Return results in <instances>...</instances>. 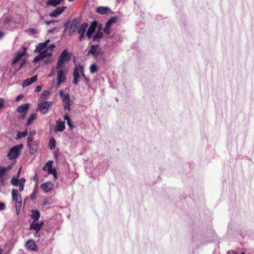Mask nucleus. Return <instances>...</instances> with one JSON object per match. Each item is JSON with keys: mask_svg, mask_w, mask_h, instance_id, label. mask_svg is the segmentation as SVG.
<instances>
[{"mask_svg": "<svg viewBox=\"0 0 254 254\" xmlns=\"http://www.w3.org/2000/svg\"><path fill=\"white\" fill-rule=\"evenodd\" d=\"M37 80V75L32 76L30 78H27L24 80L22 83V86L23 87H27L32 83L35 82Z\"/></svg>", "mask_w": 254, "mask_h": 254, "instance_id": "17", "label": "nucleus"}, {"mask_svg": "<svg viewBox=\"0 0 254 254\" xmlns=\"http://www.w3.org/2000/svg\"><path fill=\"white\" fill-rule=\"evenodd\" d=\"M52 163L53 161H49L45 165L44 167H43V170L44 171H47L49 174H53L55 177L56 170L55 169H52Z\"/></svg>", "mask_w": 254, "mask_h": 254, "instance_id": "10", "label": "nucleus"}, {"mask_svg": "<svg viewBox=\"0 0 254 254\" xmlns=\"http://www.w3.org/2000/svg\"><path fill=\"white\" fill-rule=\"evenodd\" d=\"M5 205L3 202H0V210L5 209Z\"/></svg>", "mask_w": 254, "mask_h": 254, "instance_id": "40", "label": "nucleus"}, {"mask_svg": "<svg viewBox=\"0 0 254 254\" xmlns=\"http://www.w3.org/2000/svg\"><path fill=\"white\" fill-rule=\"evenodd\" d=\"M28 147L30 149V153L31 154L35 153L37 150V145L34 142L27 144Z\"/></svg>", "mask_w": 254, "mask_h": 254, "instance_id": "28", "label": "nucleus"}, {"mask_svg": "<svg viewBox=\"0 0 254 254\" xmlns=\"http://www.w3.org/2000/svg\"><path fill=\"white\" fill-rule=\"evenodd\" d=\"M22 145H15L10 148L7 156L10 160L15 159L21 154Z\"/></svg>", "mask_w": 254, "mask_h": 254, "instance_id": "5", "label": "nucleus"}, {"mask_svg": "<svg viewBox=\"0 0 254 254\" xmlns=\"http://www.w3.org/2000/svg\"><path fill=\"white\" fill-rule=\"evenodd\" d=\"M37 115L36 113H32L29 117L27 126H29L36 118Z\"/></svg>", "mask_w": 254, "mask_h": 254, "instance_id": "30", "label": "nucleus"}, {"mask_svg": "<svg viewBox=\"0 0 254 254\" xmlns=\"http://www.w3.org/2000/svg\"><path fill=\"white\" fill-rule=\"evenodd\" d=\"M41 90V86H38H38H37V87H36V91L37 92H39V91H40Z\"/></svg>", "mask_w": 254, "mask_h": 254, "instance_id": "45", "label": "nucleus"}, {"mask_svg": "<svg viewBox=\"0 0 254 254\" xmlns=\"http://www.w3.org/2000/svg\"><path fill=\"white\" fill-rule=\"evenodd\" d=\"M12 197L13 201L15 202V207L16 209V214L17 215L20 213L21 206V198L20 195L18 193L16 189H13L12 190Z\"/></svg>", "mask_w": 254, "mask_h": 254, "instance_id": "4", "label": "nucleus"}, {"mask_svg": "<svg viewBox=\"0 0 254 254\" xmlns=\"http://www.w3.org/2000/svg\"><path fill=\"white\" fill-rule=\"evenodd\" d=\"M23 64H24V62H22L20 64V66H19V67H18V70H19V69L21 67V66L23 65Z\"/></svg>", "mask_w": 254, "mask_h": 254, "instance_id": "54", "label": "nucleus"}, {"mask_svg": "<svg viewBox=\"0 0 254 254\" xmlns=\"http://www.w3.org/2000/svg\"><path fill=\"white\" fill-rule=\"evenodd\" d=\"M64 11V6L57 7L55 10L50 13L49 15L51 17H57Z\"/></svg>", "mask_w": 254, "mask_h": 254, "instance_id": "21", "label": "nucleus"}, {"mask_svg": "<svg viewBox=\"0 0 254 254\" xmlns=\"http://www.w3.org/2000/svg\"><path fill=\"white\" fill-rule=\"evenodd\" d=\"M64 110H70V106L72 104L73 102V100L71 99L69 95L67 94L65 95L64 94Z\"/></svg>", "mask_w": 254, "mask_h": 254, "instance_id": "14", "label": "nucleus"}, {"mask_svg": "<svg viewBox=\"0 0 254 254\" xmlns=\"http://www.w3.org/2000/svg\"><path fill=\"white\" fill-rule=\"evenodd\" d=\"M13 167V164L6 167L0 166V187H3L5 184V182L8 179V171Z\"/></svg>", "mask_w": 254, "mask_h": 254, "instance_id": "3", "label": "nucleus"}, {"mask_svg": "<svg viewBox=\"0 0 254 254\" xmlns=\"http://www.w3.org/2000/svg\"><path fill=\"white\" fill-rule=\"evenodd\" d=\"M47 57L48 59L46 60L45 63H49L51 61V51L50 50H48L46 51L43 53L39 54L38 56H37L34 59L33 62L36 63V62L43 60V59Z\"/></svg>", "mask_w": 254, "mask_h": 254, "instance_id": "7", "label": "nucleus"}, {"mask_svg": "<svg viewBox=\"0 0 254 254\" xmlns=\"http://www.w3.org/2000/svg\"><path fill=\"white\" fill-rule=\"evenodd\" d=\"M66 121V124L68 127L69 131H72L75 128L73 122L71 120L69 117L67 115H64V121Z\"/></svg>", "mask_w": 254, "mask_h": 254, "instance_id": "19", "label": "nucleus"}, {"mask_svg": "<svg viewBox=\"0 0 254 254\" xmlns=\"http://www.w3.org/2000/svg\"><path fill=\"white\" fill-rule=\"evenodd\" d=\"M96 25H97L96 23L95 22H92L91 24L90 27L88 29V30L87 31L86 34L88 37V39H90L92 34L95 31Z\"/></svg>", "mask_w": 254, "mask_h": 254, "instance_id": "16", "label": "nucleus"}, {"mask_svg": "<svg viewBox=\"0 0 254 254\" xmlns=\"http://www.w3.org/2000/svg\"><path fill=\"white\" fill-rule=\"evenodd\" d=\"M25 55V51L18 52L12 63V65H15L20 61L22 58Z\"/></svg>", "mask_w": 254, "mask_h": 254, "instance_id": "18", "label": "nucleus"}, {"mask_svg": "<svg viewBox=\"0 0 254 254\" xmlns=\"http://www.w3.org/2000/svg\"><path fill=\"white\" fill-rule=\"evenodd\" d=\"M50 42V40H47L45 42H44V43H46V46L47 47H49L48 46V44Z\"/></svg>", "mask_w": 254, "mask_h": 254, "instance_id": "51", "label": "nucleus"}, {"mask_svg": "<svg viewBox=\"0 0 254 254\" xmlns=\"http://www.w3.org/2000/svg\"><path fill=\"white\" fill-rule=\"evenodd\" d=\"M23 98V96L22 95H19L16 99V101H18L20 100L21 99Z\"/></svg>", "mask_w": 254, "mask_h": 254, "instance_id": "44", "label": "nucleus"}, {"mask_svg": "<svg viewBox=\"0 0 254 254\" xmlns=\"http://www.w3.org/2000/svg\"><path fill=\"white\" fill-rule=\"evenodd\" d=\"M25 182V179L23 178H22L21 180H20V182H22V183H23L24 184V183Z\"/></svg>", "mask_w": 254, "mask_h": 254, "instance_id": "53", "label": "nucleus"}, {"mask_svg": "<svg viewBox=\"0 0 254 254\" xmlns=\"http://www.w3.org/2000/svg\"><path fill=\"white\" fill-rule=\"evenodd\" d=\"M227 254H236L233 251H229L227 253Z\"/></svg>", "mask_w": 254, "mask_h": 254, "instance_id": "50", "label": "nucleus"}, {"mask_svg": "<svg viewBox=\"0 0 254 254\" xmlns=\"http://www.w3.org/2000/svg\"><path fill=\"white\" fill-rule=\"evenodd\" d=\"M29 105L28 104H25L19 106L17 109V111L20 113H23V117L27 112Z\"/></svg>", "mask_w": 254, "mask_h": 254, "instance_id": "20", "label": "nucleus"}, {"mask_svg": "<svg viewBox=\"0 0 254 254\" xmlns=\"http://www.w3.org/2000/svg\"><path fill=\"white\" fill-rule=\"evenodd\" d=\"M49 94V92L47 91H45L43 94V96L48 95Z\"/></svg>", "mask_w": 254, "mask_h": 254, "instance_id": "52", "label": "nucleus"}, {"mask_svg": "<svg viewBox=\"0 0 254 254\" xmlns=\"http://www.w3.org/2000/svg\"><path fill=\"white\" fill-rule=\"evenodd\" d=\"M24 188V184L22 182L19 183V191H21L23 190Z\"/></svg>", "mask_w": 254, "mask_h": 254, "instance_id": "41", "label": "nucleus"}, {"mask_svg": "<svg viewBox=\"0 0 254 254\" xmlns=\"http://www.w3.org/2000/svg\"><path fill=\"white\" fill-rule=\"evenodd\" d=\"M54 22V20H50V21H46L45 22L47 24V25H49Z\"/></svg>", "mask_w": 254, "mask_h": 254, "instance_id": "46", "label": "nucleus"}, {"mask_svg": "<svg viewBox=\"0 0 254 254\" xmlns=\"http://www.w3.org/2000/svg\"><path fill=\"white\" fill-rule=\"evenodd\" d=\"M90 72L92 73H95L97 70V66L95 64H92L91 65L90 67Z\"/></svg>", "mask_w": 254, "mask_h": 254, "instance_id": "33", "label": "nucleus"}, {"mask_svg": "<svg viewBox=\"0 0 254 254\" xmlns=\"http://www.w3.org/2000/svg\"><path fill=\"white\" fill-rule=\"evenodd\" d=\"M110 11V9L107 7L100 6L97 8V12L99 14H104L107 13Z\"/></svg>", "mask_w": 254, "mask_h": 254, "instance_id": "27", "label": "nucleus"}, {"mask_svg": "<svg viewBox=\"0 0 254 254\" xmlns=\"http://www.w3.org/2000/svg\"><path fill=\"white\" fill-rule=\"evenodd\" d=\"M40 212L37 210H32L31 217L33 219V221H38L40 218Z\"/></svg>", "mask_w": 254, "mask_h": 254, "instance_id": "25", "label": "nucleus"}, {"mask_svg": "<svg viewBox=\"0 0 254 254\" xmlns=\"http://www.w3.org/2000/svg\"><path fill=\"white\" fill-rule=\"evenodd\" d=\"M71 56V54L68 53L65 50H64V62L68 61Z\"/></svg>", "mask_w": 254, "mask_h": 254, "instance_id": "35", "label": "nucleus"}, {"mask_svg": "<svg viewBox=\"0 0 254 254\" xmlns=\"http://www.w3.org/2000/svg\"><path fill=\"white\" fill-rule=\"evenodd\" d=\"M30 31L31 32L33 33V32H34V31H35V30H34V29H30Z\"/></svg>", "mask_w": 254, "mask_h": 254, "instance_id": "55", "label": "nucleus"}, {"mask_svg": "<svg viewBox=\"0 0 254 254\" xmlns=\"http://www.w3.org/2000/svg\"><path fill=\"white\" fill-rule=\"evenodd\" d=\"M69 2L73 1L74 0H67Z\"/></svg>", "mask_w": 254, "mask_h": 254, "instance_id": "57", "label": "nucleus"}, {"mask_svg": "<svg viewBox=\"0 0 254 254\" xmlns=\"http://www.w3.org/2000/svg\"><path fill=\"white\" fill-rule=\"evenodd\" d=\"M33 136L29 135L27 138V144L32 143L33 142Z\"/></svg>", "mask_w": 254, "mask_h": 254, "instance_id": "37", "label": "nucleus"}, {"mask_svg": "<svg viewBox=\"0 0 254 254\" xmlns=\"http://www.w3.org/2000/svg\"><path fill=\"white\" fill-rule=\"evenodd\" d=\"M39 231H35V234H34V236H35V237H39L40 234H39Z\"/></svg>", "mask_w": 254, "mask_h": 254, "instance_id": "47", "label": "nucleus"}, {"mask_svg": "<svg viewBox=\"0 0 254 254\" xmlns=\"http://www.w3.org/2000/svg\"><path fill=\"white\" fill-rule=\"evenodd\" d=\"M103 36V33L101 30H98L93 37L94 41H98Z\"/></svg>", "mask_w": 254, "mask_h": 254, "instance_id": "29", "label": "nucleus"}, {"mask_svg": "<svg viewBox=\"0 0 254 254\" xmlns=\"http://www.w3.org/2000/svg\"><path fill=\"white\" fill-rule=\"evenodd\" d=\"M55 74V68L53 67L51 69V71L49 75V76H52Z\"/></svg>", "mask_w": 254, "mask_h": 254, "instance_id": "42", "label": "nucleus"}, {"mask_svg": "<svg viewBox=\"0 0 254 254\" xmlns=\"http://www.w3.org/2000/svg\"><path fill=\"white\" fill-rule=\"evenodd\" d=\"M43 225V221L38 222V221H33L30 225V229L35 231H39Z\"/></svg>", "mask_w": 254, "mask_h": 254, "instance_id": "11", "label": "nucleus"}, {"mask_svg": "<svg viewBox=\"0 0 254 254\" xmlns=\"http://www.w3.org/2000/svg\"><path fill=\"white\" fill-rule=\"evenodd\" d=\"M64 65V51H63L58 59L56 68L57 69V87L60 86L61 84L64 81V69L62 68Z\"/></svg>", "mask_w": 254, "mask_h": 254, "instance_id": "1", "label": "nucleus"}, {"mask_svg": "<svg viewBox=\"0 0 254 254\" xmlns=\"http://www.w3.org/2000/svg\"><path fill=\"white\" fill-rule=\"evenodd\" d=\"M55 156H56V157H57V154H56V153H55Z\"/></svg>", "mask_w": 254, "mask_h": 254, "instance_id": "59", "label": "nucleus"}, {"mask_svg": "<svg viewBox=\"0 0 254 254\" xmlns=\"http://www.w3.org/2000/svg\"><path fill=\"white\" fill-rule=\"evenodd\" d=\"M55 47V46L54 44H51L50 46H49V47H47L46 46V43H40L36 46L35 52L37 53L41 54L43 53L48 50H50L51 57L52 55V52Z\"/></svg>", "mask_w": 254, "mask_h": 254, "instance_id": "6", "label": "nucleus"}, {"mask_svg": "<svg viewBox=\"0 0 254 254\" xmlns=\"http://www.w3.org/2000/svg\"><path fill=\"white\" fill-rule=\"evenodd\" d=\"M55 131H62L64 130V122L61 119L57 120L55 127Z\"/></svg>", "mask_w": 254, "mask_h": 254, "instance_id": "23", "label": "nucleus"}, {"mask_svg": "<svg viewBox=\"0 0 254 254\" xmlns=\"http://www.w3.org/2000/svg\"><path fill=\"white\" fill-rule=\"evenodd\" d=\"M25 246L29 250L34 252L37 251V246L33 240L27 241L25 244Z\"/></svg>", "mask_w": 254, "mask_h": 254, "instance_id": "15", "label": "nucleus"}, {"mask_svg": "<svg viewBox=\"0 0 254 254\" xmlns=\"http://www.w3.org/2000/svg\"><path fill=\"white\" fill-rule=\"evenodd\" d=\"M117 17H113L111 18L106 23L105 27L103 31L107 34L109 35L111 33V27L113 24L115 23L117 21Z\"/></svg>", "mask_w": 254, "mask_h": 254, "instance_id": "8", "label": "nucleus"}, {"mask_svg": "<svg viewBox=\"0 0 254 254\" xmlns=\"http://www.w3.org/2000/svg\"><path fill=\"white\" fill-rule=\"evenodd\" d=\"M100 52V49L98 45H92L88 52V55H91L94 57H98Z\"/></svg>", "mask_w": 254, "mask_h": 254, "instance_id": "9", "label": "nucleus"}, {"mask_svg": "<svg viewBox=\"0 0 254 254\" xmlns=\"http://www.w3.org/2000/svg\"><path fill=\"white\" fill-rule=\"evenodd\" d=\"M48 204H50V202H49V200L48 199H45L43 202L42 205L46 206Z\"/></svg>", "mask_w": 254, "mask_h": 254, "instance_id": "39", "label": "nucleus"}, {"mask_svg": "<svg viewBox=\"0 0 254 254\" xmlns=\"http://www.w3.org/2000/svg\"><path fill=\"white\" fill-rule=\"evenodd\" d=\"M4 36V33L0 31V39H1Z\"/></svg>", "mask_w": 254, "mask_h": 254, "instance_id": "49", "label": "nucleus"}, {"mask_svg": "<svg viewBox=\"0 0 254 254\" xmlns=\"http://www.w3.org/2000/svg\"><path fill=\"white\" fill-rule=\"evenodd\" d=\"M5 101L4 99L0 98V109H2L4 106Z\"/></svg>", "mask_w": 254, "mask_h": 254, "instance_id": "36", "label": "nucleus"}, {"mask_svg": "<svg viewBox=\"0 0 254 254\" xmlns=\"http://www.w3.org/2000/svg\"><path fill=\"white\" fill-rule=\"evenodd\" d=\"M64 28H66V27H67L68 25H67V24L64 23Z\"/></svg>", "mask_w": 254, "mask_h": 254, "instance_id": "56", "label": "nucleus"}, {"mask_svg": "<svg viewBox=\"0 0 254 254\" xmlns=\"http://www.w3.org/2000/svg\"><path fill=\"white\" fill-rule=\"evenodd\" d=\"M60 94L61 98H62L63 101L64 102V90H60Z\"/></svg>", "mask_w": 254, "mask_h": 254, "instance_id": "43", "label": "nucleus"}, {"mask_svg": "<svg viewBox=\"0 0 254 254\" xmlns=\"http://www.w3.org/2000/svg\"><path fill=\"white\" fill-rule=\"evenodd\" d=\"M80 75L85 79V81L87 82L88 79L85 76L83 72V67L81 65H75L73 71V83L74 84H78Z\"/></svg>", "mask_w": 254, "mask_h": 254, "instance_id": "2", "label": "nucleus"}, {"mask_svg": "<svg viewBox=\"0 0 254 254\" xmlns=\"http://www.w3.org/2000/svg\"><path fill=\"white\" fill-rule=\"evenodd\" d=\"M77 26V22L74 20L73 21L70 25V27L69 30V34L72 35L73 33L76 31Z\"/></svg>", "mask_w": 254, "mask_h": 254, "instance_id": "26", "label": "nucleus"}, {"mask_svg": "<svg viewBox=\"0 0 254 254\" xmlns=\"http://www.w3.org/2000/svg\"><path fill=\"white\" fill-rule=\"evenodd\" d=\"M36 196H37V192L36 190H35L33 192V193L31 196V199L33 201L36 197Z\"/></svg>", "mask_w": 254, "mask_h": 254, "instance_id": "38", "label": "nucleus"}, {"mask_svg": "<svg viewBox=\"0 0 254 254\" xmlns=\"http://www.w3.org/2000/svg\"><path fill=\"white\" fill-rule=\"evenodd\" d=\"M51 105V102H44L38 104V109L42 114L47 113L48 109Z\"/></svg>", "mask_w": 254, "mask_h": 254, "instance_id": "12", "label": "nucleus"}, {"mask_svg": "<svg viewBox=\"0 0 254 254\" xmlns=\"http://www.w3.org/2000/svg\"><path fill=\"white\" fill-rule=\"evenodd\" d=\"M241 254H245V253L244 252H243Z\"/></svg>", "mask_w": 254, "mask_h": 254, "instance_id": "58", "label": "nucleus"}, {"mask_svg": "<svg viewBox=\"0 0 254 254\" xmlns=\"http://www.w3.org/2000/svg\"><path fill=\"white\" fill-rule=\"evenodd\" d=\"M11 183L13 186H17L19 183L18 179L15 177H13L11 179Z\"/></svg>", "mask_w": 254, "mask_h": 254, "instance_id": "34", "label": "nucleus"}, {"mask_svg": "<svg viewBox=\"0 0 254 254\" xmlns=\"http://www.w3.org/2000/svg\"><path fill=\"white\" fill-rule=\"evenodd\" d=\"M28 134V131L27 130L23 132L18 131L17 134V138L18 139L21 138L22 137H25Z\"/></svg>", "mask_w": 254, "mask_h": 254, "instance_id": "32", "label": "nucleus"}, {"mask_svg": "<svg viewBox=\"0 0 254 254\" xmlns=\"http://www.w3.org/2000/svg\"><path fill=\"white\" fill-rule=\"evenodd\" d=\"M63 0H48L46 1V4L47 6L52 5L53 6H56L60 4Z\"/></svg>", "mask_w": 254, "mask_h": 254, "instance_id": "24", "label": "nucleus"}, {"mask_svg": "<svg viewBox=\"0 0 254 254\" xmlns=\"http://www.w3.org/2000/svg\"><path fill=\"white\" fill-rule=\"evenodd\" d=\"M88 27V24L86 23L82 24L78 28V33L80 36L79 37V40L81 41L84 36L85 32Z\"/></svg>", "mask_w": 254, "mask_h": 254, "instance_id": "13", "label": "nucleus"}, {"mask_svg": "<svg viewBox=\"0 0 254 254\" xmlns=\"http://www.w3.org/2000/svg\"><path fill=\"white\" fill-rule=\"evenodd\" d=\"M52 184L50 182H46L41 185V189L46 192H48L52 190Z\"/></svg>", "mask_w": 254, "mask_h": 254, "instance_id": "22", "label": "nucleus"}, {"mask_svg": "<svg viewBox=\"0 0 254 254\" xmlns=\"http://www.w3.org/2000/svg\"><path fill=\"white\" fill-rule=\"evenodd\" d=\"M49 147L51 150H53L56 147V141L54 138H51L49 142Z\"/></svg>", "mask_w": 254, "mask_h": 254, "instance_id": "31", "label": "nucleus"}, {"mask_svg": "<svg viewBox=\"0 0 254 254\" xmlns=\"http://www.w3.org/2000/svg\"><path fill=\"white\" fill-rule=\"evenodd\" d=\"M36 134V131L35 130H33L32 132H30V135H34Z\"/></svg>", "mask_w": 254, "mask_h": 254, "instance_id": "48", "label": "nucleus"}]
</instances>
